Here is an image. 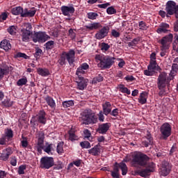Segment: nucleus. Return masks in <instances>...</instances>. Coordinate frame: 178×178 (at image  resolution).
I'll return each mask as SVG.
<instances>
[{
  "instance_id": "27",
  "label": "nucleus",
  "mask_w": 178,
  "mask_h": 178,
  "mask_svg": "<svg viewBox=\"0 0 178 178\" xmlns=\"http://www.w3.org/2000/svg\"><path fill=\"white\" fill-rule=\"evenodd\" d=\"M147 99H148V92L143 91L138 99L139 104H141V105L147 104Z\"/></svg>"
},
{
  "instance_id": "38",
  "label": "nucleus",
  "mask_w": 178,
  "mask_h": 178,
  "mask_svg": "<svg viewBox=\"0 0 178 178\" xmlns=\"http://www.w3.org/2000/svg\"><path fill=\"white\" fill-rule=\"evenodd\" d=\"M44 47H45V49H47V51L54 49V48L55 47V42H54V40L48 41L47 42H46L44 44Z\"/></svg>"
},
{
  "instance_id": "54",
  "label": "nucleus",
  "mask_w": 178,
  "mask_h": 178,
  "mask_svg": "<svg viewBox=\"0 0 178 178\" xmlns=\"http://www.w3.org/2000/svg\"><path fill=\"white\" fill-rule=\"evenodd\" d=\"M108 15H115L116 13V9L113 6L108 7L106 9Z\"/></svg>"
},
{
  "instance_id": "12",
  "label": "nucleus",
  "mask_w": 178,
  "mask_h": 178,
  "mask_svg": "<svg viewBox=\"0 0 178 178\" xmlns=\"http://www.w3.org/2000/svg\"><path fill=\"white\" fill-rule=\"evenodd\" d=\"M55 165L54 157L43 156L40 159V168L41 169H51Z\"/></svg>"
},
{
  "instance_id": "63",
  "label": "nucleus",
  "mask_w": 178,
  "mask_h": 178,
  "mask_svg": "<svg viewBox=\"0 0 178 178\" xmlns=\"http://www.w3.org/2000/svg\"><path fill=\"white\" fill-rule=\"evenodd\" d=\"M119 168H120V166L118 165L115 162L113 165V170H111V172H113L115 173H119Z\"/></svg>"
},
{
  "instance_id": "2",
  "label": "nucleus",
  "mask_w": 178,
  "mask_h": 178,
  "mask_svg": "<svg viewBox=\"0 0 178 178\" xmlns=\"http://www.w3.org/2000/svg\"><path fill=\"white\" fill-rule=\"evenodd\" d=\"M178 72V64L173 63L172 70L169 75L165 72L160 73L157 78V88L160 90L159 92V97H163L166 94V87H170V81L175 79Z\"/></svg>"
},
{
  "instance_id": "34",
  "label": "nucleus",
  "mask_w": 178,
  "mask_h": 178,
  "mask_svg": "<svg viewBox=\"0 0 178 178\" xmlns=\"http://www.w3.org/2000/svg\"><path fill=\"white\" fill-rule=\"evenodd\" d=\"M88 154L93 156H98L101 154V148L95 147V146L88 150Z\"/></svg>"
},
{
  "instance_id": "62",
  "label": "nucleus",
  "mask_w": 178,
  "mask_h": 178,
  "mask_svg": "<svg viewBox=\"0 0 178 178\" xmlns=\"http://www.w3.org/2000/svg\"><path fill=\"white\" fill-rule=\"evenodd\" d=\"M8 19V13H3L0 15V22H3Z\"/></svg>"
},
{
  "instance_id": "42",
  "label": "nucleus",
  "mask_w": 178,
  "mask_h": 178,
  "mask_svg": "<svg viewBox=\"0 0 178 178\" xmlns=\"http://www.w3.org/2000/svg\"><path fill=\"white\" fill-rule=\"evenodd\" d=\"M104 81V76L101 75V74H99L97 76H96L93 79H92V84H97V83H101V81Z\"/></svg>"
},
{
  "instance_id": "15",
  "label": "nucleus",
  "mask_w": 178,
  "mask_h": 178,
  "mask_svg": "<svg viewBox=\"0 0 178 178\" xmlns=\"http://www.w3.org/2000/svg\"><path fill=\"white\" fill-rule=\"evenodd\" d=\"M172 170V165L166 161H163L162 162V166L160 169L159 173L161 176H163V177H166L170 173Z\"/></svg>"
},
{
  "instance_id": "6",
  "label": "nucleus",
  "mask_w": 178,
  "mask_h": 178,
  "mask_svg": "<svg viewBox=\"0 0 178 178\" xmlns=\"http://www.w3.org/2000/svg\"><path fill=\"white\" fill-rule=\"evenodd\" d=\"M11 13L15 16L20 15V17H34L35 13H37V10L35 8L29 10V8H23L22 6H18L13 8Z\"/></svg>"
},
{
  "instance_id": "58",
  "label": "nucleus",
  "mask_w": 178,
  "mask_h": 178,
  "mask_svg": "<svg viewBox=\"0 0 178 178\" xmlns=\"http://www.w3.org/2000/svg\"><path fill=\"white\" fill-rule=\"evenodd\" d=\"M36 149L38 152H42V149L44 150V143H37Z\"/></svg>"
},
{
  "instance_id": "17",
  "label": "nucleus",
  "mask_w": 178,
  "mask_h": 178,
  "mask_svg": "<svg viewBox=\"0 0 178 178\" xmlns=\"http://www.w3.org/2000/svg\"><path fill=\"white\" fill-rule=\"evenodd\" d=\"M13 154V150L12 147H7L3 150V152L0 155V160L6 162L9 159V156Z\"/></svg>"
},
{
  "instance_id": "25",
  "label": "nucleus",
  "mask_w": 178,
  "mask_h": 178,
  "mask_svg": "<svg viewBox=\"0 0 178 178\" xmlns=\"http://www.w3.org/2000/svg\"><path fill=\"white\" fill-rule=\"evenodd\" d=\"M44 99L46 102V104H47L51 109H56V103L52 97L47 95Z\"/></svg>"
},
{
  "instance_id": "11",
  "label": "nucleus",
  "mask_w": 178,
  "mask_h": 178,
  "mask_svg": "<svg viewBox=\"0 0 178 178\" xmlns=\"http://www.w3.org/2000/svg\"><path fill=\"white\" fill-rule=\"evenodd\" d=\"M48 40H51V36L47 34V32L44 31L35 32L32 36V41H33V42L44 44V42H46Z\"/></svg>"
},
{
  "instance_id": "53",
  "label": "nucleus",
  "mask_w": 178,
  "mask_h": 178,
  "mask_svg": "<svg viewBox=\"0 0 178 178\" xmlns=\"http://www.w3.org/2000/svg\"><path fill=\"white\" fill-rule=\"evenodd\" d=\"M8 141L10 140H8L6 136L2 135L0 138V145H6V143H8Z\"/></svg>"
},
{
  "instance_id": "19",
  "label": "nucleus",
  "mask_w": 178,
  "mask_h": 178,
  "mask_svg": "<svg viewBox=\"0 0 178 178\" xmlns=\"http://www.w3.org/2000/svg\"><path fill=\"white\" fill-rule=\"evenodd\" d=\"M152 144H154V139L151 136V132L147 131V134L145 136V140L142 141V145L147 148V147H149V145H152Z\"/></svg>"
},
{
  "instance_id": "13",
  "label": "nucleus",
  "mask_w": 178,
  "mask_h": 178,
  "mask_svg": "<svg viewBox=\"0 0 178 178\" xmlns=\"http://www.w3.org/2000/svg\"><path fill=\"white\" fill-rule=\"evenodd\" d=\"M155 70H161V67L156 65V60H150L147 70H144L145 76H154Z\"/></svg>"
},
{
  "instance_id": "22",
  "label": "nucleus",
  "mask_w": 178,
  "mask_h": 178,
  "mask_svg": "<svg viewBox=\"0 0 178 178\" xmlns=\"http://www.w3.org/2000/svg\"><path fill=\"white\" fill-rule=\"evenodd\" d=\"M61 12L64 16H69V15L74 13L75 9L73 6H61Z\"/></svg>"
},
{
  "instance_id": "41",
  "label": "nucleus",
  "mask_w": 178,
  "mask_h": 178,
  "mask_svg": "<svg viewBox=\"0 0 178 178\" xmlns=\"http://www.w3.org/2000/svg\"><path fill=\"white\" fill-rule=\"evenodd\" d=\"M2 106L6 108H10L13 105V102L10 101V99H5L2 102Z\"/></svg>"
},
{
  "instance_id": "44",
  "label": "nucleus",
  "mask_w": 178,
  "mask_h": 178,
  "mask_svg": "<svg viewBox=\"0 0 178 178\" xmlns=\"http://www.w3.org/2000/svg\"><path fill=\"white\" fill-rule=\"evenodd\" d=\"M111 48V45H109L108 43L102 42L100 44V49L102 51V52H106L109 49Z\"/></svg>"
},
{
  "instance_id": "56",
  "label": "nucleus",
  "mask_w": 178,
  "mask_h": 178,
  "mask_svg": "<svg viewBox=\"0 0 178 178\" xmlns=\"http://www.w3.org/2000/svg\"><path fill=\"white\" fill-rule=\"evenodd\" d=\"M109 115H111V116H114V118L119 116V108H114L113 110H111Z\"/></svg>"
},
{
  "instance_id": "26",
  "label": "nucleus",
  "mask_w": 178,
  "mask_h": 178,
  "mask_svg": "<svg viewBox=\"0 0 178 178\" xmlns=\"http://www.w3.org/2000/svg\"><path fill=\"white\" fill-rule=\"evenodd\" d=\"M85 27L88 30H90V31H92V30H99V29H102V25L99 22H93L89 25H86Z\"/></svg>"
},
{
  "instance_id": "30",
  "label": "nucleus",
  "mask_w": 178,
  "mask_h": 178,
  "mask_svg": "<svg viewBox=\"0 0 178 178\" xmlns=\"http://www.w3.org/2000/svg\"><path fill=\"white\" fill-rule=\"evenodd\" d=\"M35 138H37V143L44 144V140H45V134L42 131H39L35 135Z\"/></svg>"
},
{
  "instance_id": "14",
  "label": "nucleus",
  "mask_w": 178,
  "mask_h": 178,
  "mask_svg": "<svg viewBox=\"0 0 178 178\" xmlns=\"http://www.w3.org/2000/svg\"><path fill=\"white\" fill-rule=\"evenodd\" d=\"M172 41H173V34L170 33L168 35L164 36L161 40V44L162 45V49L161 53H160V56L163 57L166 56V51H163V49H165V48H166V45H168V44L172 42Z\"/></svg>"
},
{
  "instance_id": "28",
  "label": "nucleus",
  "mask_w": 178,
  "mask_h": 178,
  "mask_svg": "<svg viewBox=\"0 0 178 178\" xmlns=\"http://www.w3.org/2000/svg\"><path fill=\"white\" fill-rule=\"evenodd\" d=\"M0 47L1 49H4V51H9V49H12V44H10V42L8 40H3L0 43Z\"/></svg>"
},
{
  "instance_id": "33",
  "label": "nucleus",
  "mask_w": 178,
  "mask_h": 178,
  "mask_svg": "<svg viewBox=\"0 0 178 178\" xmlns=\"http://www.w3.org/2000/svg\"><path fill=\"white\" fill-rule=\"evenodd\" d=\"M63 145H65V143L61 141L58 142L56 147V152L58 155H63L65 154V150L63 149Z\"/></svg>"
},
{
  "instance_id": "51",
  "label": "nucleus",
  "mask_w": 178,
  "mask_h": 178,
  "mask_svg": "<svg viewBox=\"0 0 178 178\" xmlns=\"http://www.w3.org/2000/svg\"><path fill=\"white\" fill-rule=\"evenodd\" d=\"M22 139L23 140L21 141L22 148H27V147H29V142L27 141V138L22 135Z\"/></svg>"
},
{
  "instance_id": "1",
  "label": "nucleus",
  "mask_w": 178,
  "mask_h": 178,
  "mask_svg": "<svg viewBox=\"0 0 178 178\" xmlns=\"http://www.w3.org/2000/svg\"><path fill=\"white\" fill-rule=\"evenodd\" d=\"M131 164L132 168H145L135 172L140 177H147L150 173L155 172V163L149 162V156L141 152H136L131 155Z\"/></svg>"
},
{
  "instance_id": "47",
  "label": "nucleus",
  "mask_w": 178,
  "mask_h": 178,
  "mask_svg": "<svg viewBox=\"0 0 178 178\" xmlns=\"http://www.w3.org/2000/svg\"><path fill=\"white\" fill-rule=\"evenodd\" d=\"M41 55H42V49H40V47H37L35 49V52L34 53L35 59H40V58H41Z\"/></svg>"
},
{
  "instance_id": "9",
  "label": "nucleus",
  "mask_w": 178,
  "mask_h": 178,
  "mask_svg": "<svg viewBox=\"0 0 178 178\" xmlns=\"http://www.w3.org/2000/svg\"><path fill=\"white\" fill-rule=\"evenodd\" d=\"M38 123L40 124H47V113L44 109L40 110L36 115L32 117L31 120V124L33 126H38Z\"/></svg>"
},
{
  "instance_id": "64",
  "label": "nucleus",
  "mask_w": 178,
  "mask_h": 178,
  "mask_svg": "<svg viewBox=\"0 0 178 178\" xmlns=\"http://www.w3.org/2000/svg\"><path fill=\"white\" fill-rule=\"evenodd\" d=\"M174 31H175V33L178 31V18H177V20L174 23Z\"/></svg>"
},
{
  "instance_id": "45",
  "label": "nucleus",
  "mask_w": 178,
  "mask_h": 178,
  "mask_svg": "<svg viewBox=\"0 0 178 178\" xmlns=\"http://www.w3.org/2000/svg\"><path fill=\"white\" fill-rule=\"evenodd\" d=\"M68 134H69V140L70 141H76V140H77V136H76V134L74 133V131H68Z\"/></svg>"
},
{
  "instance_id": "32",
  "label": "nucleus",
  "mask_w": 178,
  "mask_h": 178,
  "mask_svg": "<svg viewBox=\"0 0 178 178\" xmlns=\"http://www.w3.org/2000/svg\"><path fill=\"white\" fill-rule=\"evenodd\" d=\"M46 146H43V151L48 154V155H52V151H54V148L52 147V143L49 144V143H46Z\"/></svg>"
},
{
  "instance_id": "3",
  "label": "nucleus",
  "mask_w": 178,
  "mask_h": 178,
  "mask_svg": "<svg viewBox=\"0 0 178 178\" xmlns=\"http://www.w3.org/2000/svg\"><path fill=\"white\" fill-rule=\"evenodd\" d=\"M95 59L97 63V67L101 70H106V69H111L115 63V57L104 55V54H96Z\"/></svg>"
},
{
  "instance_id": "59",
  "label": "nucleus",
  "mask_w": 178,
  "mask_h": 178,
  "mask_svg": "<svg viewBox=\"0 0 178 178\" xmlns=\"http://www.w3.org/2000/svg\"><path fill=\"white\" fill-rule=\"evenodd\" d=\"M68 33H69V36L70 37V38H72V40H74L76 38V33H74V31H73L72 29H70L68 31Z\"/></svg>"
},
{
  "instance_id": "29",
  "label": "nucleus",
  "mask_w": 178,
  "mask_h": 178,
  "mask_svg": "<svg viewBox=\"0 0 178 178\" xmlns=\"http://www.w3.org/2000/svg\"><path fill=\"white\" fill-rule=\"evenodd\" d=\"M116 165H118V166H120V169L122 171V176H126V175H127V172H129V168L127 167V165L123 161L120 163L116 162Z\"/></svg>"
},
{
  "instance_id": "40",
  "label": "nucleus",
  "mask_w": 178,
  "mask_h": 178,
  "mask_svg": "<svg viewBox=\"0 0 178 178\" xmlns=\"http://www.w3.org/2000/svg\"><path fill=\"white\" fill-rule=\"evenodd\" d=\"M27 77H23L17 81V86H18V87H23V86H26V84H27Z\"/></svg>"
},
{
  "instance_id": "60",
  "label": "nucleus",
  "mask_w": 178,
  "mask_h": 178,
  "mask_svg": "<svg viewBox=\"0 0 178 178\" xmlns=\"http://www.w3.org/2000/svg\"><path fill=\"white\" fill-rule=\"evenodd\" d=\"M10 165H12V166H16V165H17V158H16V156H13L11 157Z\"/></svg>"
},
{
  "instance_id": "16",
  "label": "nucleus",
  "mask_w": 178,
  "mask_h": 178,
  "mask_svg": "<svg viewBox=\"0 0 178 178\" xmlns=\"http://www.w3.org/2000/svg\"><path fill=\"white\" fill-rule=\"evenodd\" d=\"M109 30V26H104L100 30H99V31H97V33L95 34V38L97 40H102L103 38H105V37L108 36Z\"/></svg>"
},
{
  "instance_id": "39",
  "label": "nucleus",
  "mask_w": 178,
  "mask_h": 178,
  "mask_svg": "<svg viewBox=\"0 0 178 178\" xmlns=\"http://www.w3.org/2000/svg\"><path fill=\"white\" fill-rule=\"evenodd\" d=\"M62 105L63 108L66 109L67 108H70V106H74V101L73 100L64 101L63 102Z\"/></svg>"
},
{
  "instance_id": "49",
  "label": "nucleus",
  "mask_w": 178,
  "mask_h": 178,
  "mask_svg": "<svg viewBox=\"0 0 178 178\" xmlns=\"http://www.w3.org/2000/svg\"><path fill=\"white\" fill-rule=\"evenodd\" d=\"M87 16L90 20H95L98 17V13L90 12L87 14Z\"/></svg>"
},
{
  "instance_id": "52",
  "label": "nucleus",
  "mask_w": 178,
  "mask_h": 178,
  "mask_svg": "<svg viewBox=\"0 0 178 178\" xmlns=\"http://www.w3.org/2000/svg\"><path fill=\"white\" fill-rule=\"evenodd\" d=\"M99 121L102 123L105 122V115H104V112L102 111H100L99 113L97 114Z\"/></svg>"
},
{
  "instance_id": "55",
  "label": "nucleus",
  "mask_w": 178,
  "mask_h": 178,
  "mask_svg": "<svg viewBox=\"0 0 178 178\" xmlns=\"http://www.w3.org/2000/svg\"><path fill=\"white\" fill-rule=\"evenodd\" d=\"M16 58H23L24 59H29L30 57L24 53L18 52L16 54Z\"/></svg>"
},
{
  "instance_id": "24",
  "label": "nucleus",
  "mask_w": 178,
  "mask_h": 178,
  "mask_svg": "<svg viewBox=\"0 0 178 178\" xmlns=\"http://www.w3.org/2000/svg\"><path fill=\"white\" fill-rule=\"evenodd\" d=\"M103 113L105 116H108L112 111V104L109 102H106L102 104Z\"/></svg>"
},
{
  "instance_id": "57",
  "label": "nucleus",
  "mask_w": 178,
  "mask_h": 178,
  "mask_svg": "<svg viewBox=\"0 0 178 178\" xmlns=\"http://www.w3.org/2000/svg\"><path fill=\"white\" fill-rule=\"evenodd\" d=\"M24 170H26V165H22L18 168V175H24Z\"/></svg>"
},
{
  "instance_id": "48",
  "label": "nucleus",
  "mask_w": 178,
  "mask_h": 178,
  "mask_svg": "<svg viewBox=\"0 0 178 178\" xmlns=\"http://www.w3.org/2000/svg\"><path fill=\"white\" fill-rule=\"evenodd\" d=\"M120 90L121 91V92H123L124 94H127V95H130V94H131V92H130V90L124 87V85L120 86Z\"/></svg>"
},
{
  "instance_id": "18",
  "label": "nucleus",
  "mask_w": 178,
  "mask_h": 178,
  "mask_svg": "<svg viewBox=\"0 0 178 178\" xmlns=\"http://www.w3.org/2000/svg\"><path fill=\"white\" fill-rule=\"evenodd\" d=\"M10 70L9 69V66L6 65V63H2L0 65V81L5 77V76H8Z\"/></svg>"
},
{
  "instance_id": "10",
  "label": "nucleus",
  "mask_w": 178,
  "mask_h": 178,
  "mask_svg": "<svg viewBox=\"0 0 178 178\" xmlns=\"http://www.w3.org/2000/svg\"><path fill=\"white\" fill-rule=\"evenodd\" d=\"M170 136H172V125L169 122H165L160 127V140L166 141Z\"/></svg>"
},
{
  "instance_id": "8",
  "label": "nucleus",
  "mask_w": 178,
  "mask_h": 178,
  "mask_svg": "<svg viewBox=\"0 0 178 178\" xmlns=\"http://www.w3.org/2000/svg\"><path fill=\"white\" fill-rule=\"evenodd\" d=\"M20 37L22 42H30V40L33 38V26L31 24H24V28L20 31Z\"/></svg>"
},
{
  "instance_id": "46",
  "label": "nucleus",
  "mask_w": 178,
  "mask_h": 178,
  "mask_svg": "<svg viewBox=\"0 0 178 178\" xmlns=\"http://www.w3.org/2000/svg\"><path fill=\"white\" fill-rule=\"evenodd\" d=\"M139 30L145 31L148 29V26H147V23L144 21H140L138 22Z\"/></svg>"
},
{
  "instance_id": "20",
  "label": "nucleus",
  "mask_w": 178,
  "mask_h": 178,
  "mask_svg": "<svg viewBox=\"0 0 178 178\" xmlns=\"http://www.w3.org/2000/svg\"><path fill=\"white\" fill-rule=\"evenodd\" d=\"M110 127L111 123L109 122L100 124L97 129V132L99 133V134H106Z\"/></svg>"
},
{
  "instance_id": "23",
  "label": "nucleus",
  "mask_w": 178,
  "mask_h": 178,
  "mask_svg": "<svg viewBox=\"0 0 178 178\" xmlns=\"http://www.w3.org/2000/svg\"><path fill=\"white\" fill-rule=\"evenodd\" d=\"M169 27H170L169 24L162 22L161 24H160L159 28L156 29V33H158V34H162V33L166 34V33L169 31V30H168Z\"/></svg>"
},
{
  "instance_id": "35",
  "label": "nucleus",
  "mask_w": 178,
  "mask_h": 178,
  "mask_svg": "<svg viewBox=\"0 0 178 178\" xmlns=\"http://www.w3.org/2000/svg\"><path fill=\"white\" fill-rule=\"evenodd\" d=\"M37 72L40 76H42L43 77H47V76H49V70L46 68H38Z\"/></svg>"
},
{
  "instance_id": "5",
  "label": "nucleus",
  "mask_w": 178,
  "mask_h": 178,
  "mask_svg": "<svg viewBox=\"0 0 178 178\" xmlns=\"http://www.w3.org/2000/svg\"><path fill=\"white\" fill-rule=\"evenodd\" d=\"M79 120L82 121L81 124H96L98 123V116L91 109H86L81 113Z\"/></svg>"
},
{
  "instance_id": "21",
  "label": "nucleus",
  "mask_w": 178,
  "mask_h": 178,
  "mask_svg": "<svg viewBox=\"0 0 178 178\" xmlns=\"http://www.w3.org/2000/svg\"><path fill=\"white\" fill-rule=\"evenodd\" d=\"M79 81L77 83V88L78 90H81V91L84 90V89L87 88V86H88V79L84 77L78 78Z\"/></svg>"
},
{
  "instance_id": "43",
  "label": "nucleus",
  "mask_w": 178,
  "mask_h": 178,
  "mask_svg": "<svg viewBox=\"0 0 178 178\" xmlns=\"http://www.w3.org/2000/svg\"><path fill=\"white\" fill-rule=\"evenodd\" d=\"M83 74H86V70H83L80 66L76 69V75L78 76V79L80 77H83Z\"/></svg>"
},
{
  "instance_id": "4",
  "label": "nucleus",
  "mask_w": 178,
  "mask_h": 178,
  "mask_svg": "<svg viewBox=\"0 0 178 178\" xmlns=\"http://www.w3.org/2000/svg\"><path fill=\"white\" fill-rule=\"evenodd\" d=\"M165 11L162 10L159 11V15L163 19L165 17H170V16L175 17V19H178V5L175 2V1L170 0L165 4Z\"/></svg>"
},
{
  "instance_id": "61",
  "label": "nucleus",
  "mask_w": 178,
  "mask_h": 178,
  "mask_svg": "<svg viewBox=\"0 0 178 178\" xmlns=\"http://www.w3.org/2000/svg\"><path fill=\"white\" fill-rule=\"evenodd\" d=\"M111 35H113V37H114L115 38H119V37H120V33L118 32L116 30L113 29L111 31Z\"/></svg>"
},
{
  "instance_id": "37",
  "label": "nucleus",
  "mask_w": 178,
  "mask_h": 178,
  "mask_svg": "<svg viewBox=\"0 0 178 178\" xmlns=\"http://www.w3.org/2000/svg\"><path fill=\"white\" fill-rule=\"evenodd\" d=\"M84 140H88V141H92V136H91V131L88 129L83 130Z\"/></svg>"
},
{
  "instance_id": "50",
  "label": "nucleus",
  "mask_w": 178,
  "mask_h": 178,
  "mask_svg": "<svg viewBox=\"0 0 178 178\" xmlns=\"http://www.w3.org/2000/svg\"><path fill=\"white\" fill-rule=\"evenodd\" d=\"M81 148L88 149L91 147V144L88 141H83L80 143Z\"/></svg>"
},
{
  "instance_id": "36",
  "label": "nucleus",
  "mask_w": 178,
  "mask_h": 178,
  "mask_svg": "<svg viewBox=\"0 0 178 178\" xmlns=\"http://www.w3.org/2000/svg\"><path fill=\"white\" fill-rule=\"evenodd\" d=\"M7 32L9 33L10 35H16V33H17V27L15 25L10 26L7 29Z\"/></svg>"
},
{
  "instance_id": "7",
  "label": "nucleus",
  "mask_w": 178,
  "mask_h": 178,
  "mask_svg": "<svg viewBox=\"0 0 178 178\" xmlns=\"http://www.w3.org/2000/svg\"><path fill=\"white\" fill-rule=\"evenodd\" d=\"M74 59H76V51L73 49H70L68 52L63 51L58 60L60 66H65L66 65V60L69 65L72 66L74 63Z\"/></svg>"
},
{
  "instance_id": "31",
  "label": "nucleus",
  "mask_w": 178,
  "mask_h": 178,
  "mask_svg": "<svg viewBox=\"0 0 178 178\" xmlns=\"http://www.w3.org/2000/svg\"><path fill=\"white\" fill-rule=\"evenodd\" d=\"M3 136L7 138V141H12L13 138V131L11 129H7Z\"/></svg>"
}]
</instances>
